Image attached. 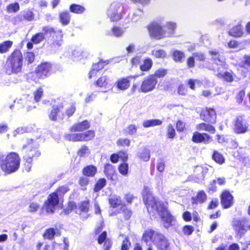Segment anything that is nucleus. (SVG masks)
<instances>
[{
	"mask_svg": "<svg viewBox=\"0 0 250 250\" xmlns=\"http://www.w3.org/2000/svg\"><path fill=\"white\" fill-rule=\"evenodd\" d=\"M89 209V203L88 201H84L79 203L75 210L76 213L79 214L83 218H87L88 216V212Z\"/></svg>",
	"mask_w": 250,
	"mask_h": 250,
	"instance_id": "14",
	"label": "nucleus"
},
{
	"mask_svg": "<svg viewBox=\"0 0 250 250\" xmlns=\"http://www.w3.org/2000/svg\"><path fill=\"white\" fill-rule=\"evenodd\" d=\"M207 198V196L206 193L204 191L201 190L198 192L195 197H192V203L193 204H202L206 201Z\"/></svg>",
	"mask_w": 250,
	"mask_h": 250,
	"instance_id": "20",
	"label": "nucleus"
},
{
	"mask_svg": "<svg viewBox=\"0 0 250 250\" xmlns=\"http://www.w3.org/2000/svg\"><path fill=\"white\" fill-rule=\"evenodd\" d=\"M42 31L45 35L50 34L52 36L50 46L56 48L61 46L62 44L63 35L61 30L55 31L53 28L49 26H45L42 28Z\"/></svg>",
	"mask_w": 250,
	"mask_h": 250,
	"instance_id": "6",
	"label": "nucleus"
},
{
	"mask_svg": "<svg viewBox=\"0 0 250 250\" xmlns=\"http://www.w3.org/2000/svg\"><path fill=\"white\" fill-rule=\"evenodd\" d=\"M235 229L241 234L244 233L246 231L244 224H242V223H240L238 225H236L235 226Z\"/></svg>",
	"mask_w": 250,
	"mask_h": 250,
	"instance_id": "59",
	"label": "nucleus"
},
{
	"mask_svg": "<svg viewBox=\"0 0 250 250\" xmlns=\"http://www.w3.org/2000/svg\"><path fill=\"white\" fill-rule=\"evenodd\" d=\"M108 63V61H100L99 62L94 64L92 67L96 69L97 71H99L103 69L105 65H107Z\"/></svg>",
	"mask_w": 250,
	"mask_h": 250,
	"instance_id": "50",
	"label": "nucleus"
},
{
	"mask_svg": "<svg viewBox=\"0 0 250 250\" xmlns=\"http://www.w3.org/2000/svg\"><path fill=\"white\" fill-rule=\"evenodd\" d=\"M89 54L86 51H82L80 49H76L73 51L72 55L75 60H81L84 58H86Z\"/></svg>",
	"mask_w": 250,
	"mask_h": 250,
	"instance_id": "28",
	"label": "nucleus"
},
{
	"mask_svg": "<svg viewBox=\"0 0 250 250\" xmlns=\"http://www.w3.org/2000/svg\"><path fill=\"white\" fill-rule=\"evenodd\" d=\"M60 198L57 193L50 194L45 202L44 208L47 213H52L54 212L59 204Z\"/></svg>",
	"mask_w": 250,
	"mask_h": 250,
	"instance_id": "8",
	"label": "nucleus"
},
{
	"mask_svg": "<svg viewBox=\"0 0 250 250\" xmlns=\"http://www.w3.org/2000/svg\"><path fill=\"white\" fill-rule=\"evenodd\" d=\"M45 35L43 33H37L32 37L31 41L34 43H39L44 39Z\"/></svg>",
	"mask_w": 250,
	"mask_h": 250,
	"instance_id": "44",
	"label": "nucleus"
},
{
	"mask_svg": "<svg viewBox=\"0 0 250 250\" xmlns=\"http://www.w3.org/2000/svg\"><path fill=\"white\" fill-rule=\"evenodd\" d=\"M6 10L9 13H16L19 11L20 5L17 2L12 3L6 6Z\"/></svg>",
	"mask_w": 250,
	"mask_h": 250,
	"instance_id": "41",
	"label": "nucleus"
},
{
	"mask_svg": "<svg viewBox=\"0 0 250 250\" xmlns=\"http://www.w3.org/2000/svg\"><path fill=\"white\" fill-rule=\"evenodd\" d=\"M185 124L183 122L179 120L177 122L176 128L178 131H183L185 129Z\"/></svg>",
	"mask_w": 250,
	"mask_h": 250,
	"instance_id": "64",
	"label": "nucleus"
},
{
	"mask_svg": "<svg viewBox=\"0 0 250 250\" xmlns=\"http://www.w3.org/2000/svg\"><path fill=\"white\" fill-rule=\"evenodd\" d=\"M50 69V65L48 63H43L39 65L38 67V74L41 77L46 76Z\"/></svg>",
	"mask_w": 250,
	"mask_h": 250,
	"instance_id": "26",
	"label": "nucleus"
},
{
	"mask_svg": "<svg viewBox=\"0 0 250 250\" xmlns=\"http://www.w3.org/2000/svg\"><path fill=\"white\" fill-rule=\"evenodd\" d=\"M212 158L216 163L219 164H222L225 162V158L223 156L217 151L214 152Z\"/></svg>",
	"mask_w": 250,
	"mask_h": 250,
	"instance_id": "45",
	"label": "nucleus"
},
{
	"mask_svg": "<svg viewBox=\"0 0 250 250\" xmlns=\"http://www.w3.org/2000/svg\"><path fill=\"white\" fill-rule=\"evenodd\" d=\"M109 82L108 78L106 76H104L98 79L96 84L99 87H105L108 85Z\"/></svg>",
	"mask_w": 250,
	"mask_h": 250,
	"instance_id": "39",
	"label": "nucleus"
},
{
	"mask_svg": "<svg viewBox=\"0 0 250 250\" xmlns=\"http://www.w3.org/2000/svg\"><path fill=\"white\" fill-rule=\"evenodd\" d=\"M248 123L242 117H238L236 118L234 125V131L235 133H245L248 131Z\"/></svg>",
	"mask_w": 250,
	"mask_h": 250,
	"instance_id": "12",
	"label": "nucleus"
},
{
	"mask_svg": "<svg viewBox=\"0 0 250 250\" xmlns=\"http://www.w3.org/2000/svg\"><path fill=\"white\" fill-rule=\"evenodd\" d=\"M130 141L127 139H120L117 142V145L120 146H129Z\"/></svg>",
	"mask_w": 250,
	"mask_h": 250,
	"instance_id": "55",
	"label": "nucleus"
},
{
	"mask_svg": "<svg viewBox=\"0 0 250 250\" xmlns=\"http://www.w3.org/2000/svg\"><path fill=\"white\" fill-rule=\"evenodd\" d=\"M152 60L149 58H146L140 65V68L142 71H148L152 68Z\"/></svg>",
	"mask_w": 250,
	"mask_h": 250,
	"instance_id": "27",
	"label": "nucleus"
},
{
	"mask_svg": "<svg viewBox=\"0 0 250 250\" xmlns=\"http://www.w3.org/2000/svg\"><path fill=\"white\" fill-rule=\"evenodd\" d=\"M151 55L157 59H163L166 57L167 53L163 49L155 48L151 51Z\"/></svg>",
	"mask_w": 250,
	"mask_h": 250,
	"instance_id": "34",
	"label": "nucleus"
},
{
	"mask_svg": "<svg viewBox=\"0 0 250 250\" xmlns=\"http://www.w3.org/2000/svg\"><path fill=\"white\" fill-rule=\"evenodd\" d=\"M13 42L12 41H7L1 42L0 44V53L1 54L8 52L9 49L12 47Z\"/></svg>",
	"mask_w": 250,
	"mask_h": 250,
	"instance_id": "36",
	"label": "nucleus"
},
{
	"mask_svg": "<svg viewBox=\"0 0 250 250\" xmlns=\"http://www.w3.org/2000/svg\"><path fill=\"white\" fill-rule=\"evenodd\" d=\"M221 199V204L225 208H229L233 204V197L229 191H223Z\"/></svg>",
	"mask_w": 250,
	"mask_h": 250,
	"instance_id": "15",
	"label": "nucleus"
},
{
	"mask_svg": "<svg viewBox=\"0 0 250 250\" xmlns=\"http://www.w3.org/2000/svg\"><path fill=\"white\" fill-rule=\"evenodd\" d=\"M58 232L59 230L58 229L51 228L45 230L42 236L44 239L51 240L53 239L54 236L57 235Z\"/></svg>",
	"mask_w": 250,
	"mask_h": 250,
	"instance_id": "29",
	"label": "nucleus"
},
{
	"mask_svg": "<svg viewBox=\"0 0 250 250\" xmlns=\"http://www.w3.org/2000/svg\"><path fill=\"white\" fill-rule=\"evenodd\" d=\"M106 184V180L104 178L100 179L98 180L95 185L94 190L96 192L99 191L103 188Z\"/></svg>",
	"mask_w": 250,
	"mask_h": 250,
	"instance_id": "47",
	"label": "nucleus"
},
{
	"mask_svg": "<svg viewBox=\"0 0 250 250\" xmlns=\"http://www.w3.org/2000/svg\"><path fill=\"white\" fill-rule=\"evenodd\" d=\"M90 124L88 121L84 120L82 122L74 124L70 128L71 132H81L88 129Z\"/></svg>",
	"mask_w": 250,
	"mask_h": 250,
	"instance_id": "18",
	"label": "nucleus"
},
{
	"mask_svg": "<svg viewBox=\"0 0 250 250\" xmlns=\"http://www.w3.org/2000/svg\"><path fill=\"white\" fill-rule=\"evenodd\" d=\"M162 124V121L159 119H150L144 121L143 123V125L144 127L147 128L155 126H159L161 125Z\"/></svg>",
	"mask_w": 250,
	"mask_h": 250,
	"instance_id": "32",
	"label": "nucleus"
},
{
	"mask_svg": "<svg viewBox=\"0 0 250 250\" xmlns=\"http://www.w3.org/2000/svg\"><path fill=\"white\" fill-rule=\"evenodd\" d=\"M167 73V71L166 69H164L163 68L159 69L157 70L154 74L153 75L155 76V78H162L166 76Z\"/></svg>",
	"mask_w": 250,
	"mask_h": 250,
	"instance_id": "52",
	"label": "nucleus"
},
{
	"mask_svg": "<svg viewBox=\"0 0 250 250\" xmlns=\"http://www.w3.org/2000/svg\"><path fill=\"white\" fill-rule=\"evenodd\" d=\"M242 66H249L250 67V56L248 55H245L243 57L242 61Z\"/></svg>",
	"mask_w": 250,
	"mask_h": 250,
	"instance_id": "56",
	"label": "nucleus"
},
{
	"mask_svg": "<svg viewBox=\"0 0 250 250\" xmlns=\"http://www.w3.org/2000/svg\"><path fill=\"white\" fill-rule=\"evenodd\" d=\"M242 44L243 42H238L235 40H232L228 42V45L230 48L239 49V50H241L244 48V47H242Z\"/></svg>",
	"mask_w": 250,
	"mask_h": 250,
	"instance_id": "43",
	"label": "nucleus"
},
{
	"mask_svg": "<svg viewBox=\"0 0 250 250\" xmlns=\"http://www.w3.org/2000/svg\"><path fill=\"white\" fill-rule=\"evenodd\" d=\"M34 59H35V55L33 53H32V52L27 53L26 57H25V60L29 63H31L32 62H33Z\"/></svg>",
	"mask_w": 250,
	"mask_h": 250,
	"instance_id": "62",
	"label": "nucleus"
},
{
	"mask_svg": "<svg viewBox=\"0 0 250 250\" xmlns=\"http://www.w3.org/2000/svg\"><path fill=\"white\" fill-rule=\"evenodd\" d=\"M121 9L118 3H113L111 5L108 12V16L111 21H116L121 19Z\"/></svg>",
	"mask_w": 250,
	"mask_h": 250,
	"instance_id": "13",
	"label": "nucleus"
},
{
	"mask_svg": "<svg viewBox=\"0 0 250 250\" xmlns=\"http://www.w3.org/2000/svg\"><path fill=\"white\" fill-rule=\"evenodd\" d=\"M193 57L197 60L199 61H203L205 60V55L201 52H196L193 54Z\"/></svg>",
	"mask_w": 250,
	"mask_h": 250,
	"instance_id": "60",
	"label": "nucleus"
},
{
	"mask_svg": "<svg viewBox=\"0 0 250 250\" xmlns=\"http://www.w3.org/2000/svg\"><path fill=\"white\" fill-rule=\"evenodd\" d=\"M207 172V169L201 166H197L194 170V175L196 177V181L198 182L202 180Z\"/></svg>",
	"mask_w": 250,
	"mask_h": 250,
	"instance_id": "24",
	"label": "nucleus"
},
{
	"mask_svg": "<svg viewBox=\"0 0 250 250\" xmlns=\"http://www.w3.org/2000/svg\"><path fill=\"white\" fill-rule=\"evenodd\" d=\"M130 246V243L128 239L125 238L123 241V244L121 248L122 250H128Z\"/></svg>",
	"mask_w": 250,
	"mask_h": 250,
	"instance_id": "63",
	"label": "nucleus"
},
{
	"mask_svg": "<svg viewBox=\"0 0 250 250\" xmlns=\"http://www.w3.org/2000/svg\"><path fill=\"white\" fill-rule=\"evenodd\" d=\"M60 22L64 25H67L70 21L71 15L67 11H63L59 14Z\"/></svg>",
	"mask_w": 250,
	"mask_h": 250,
	"instance_id": "30",
	"label": "nucleus"
},
{
	"mask_svg": "<svg viewBox=\"0 0 250 250\" xmlns=\"http://www.w3.org/2000/svg\"><path fill=\"white\" fill-rule=\"evenodd\" d=\"M27 131V128L25 127H19L13 132V135L16 137L18 135L23 134Z\"/></svg>",
	"mask_w": 250,
	"mask_h": 250,
	"instance_id": "54",
	"label": "nucleus"
},
{
	"mask_svg": "<svg viewBox=\"0 0 250 250\" xmlns=\"http://www.w3.org/2000/svg\"><path fill=\"white\" fill-rule=\"evenodd\" d=\"M157 83V80L153 75H149L145 78L142 83L140 90L144 93L152 91Z\"/></svg>",
	"mask_w": 250,
	"mask_h": 250,
	"instance_id": "10",
	"label": "nucleus"
},
{
	"mask_svg": "<svg viewBox=\"0 0 250 250\" xmlns=\"http://www.w3.org/2000/svg\"><path fill=\"white\" fill-rule=\"evenodd\" d=\"M23 57L21 52L15 50L8 59L5 67V72L8 75L18 73L21 71Z\"/></svg>",
	"mask_w": 250,
	"mask_h": 250,
	"instance_id": "4",
	"label": "nucleus"
},
{
	"mask_svg": "<svg viewBox=\"0 0 250 250\" xmlns=\"http://www.w3.org/2000/svg\"><path fill=\"white\" fill-rule=\"evenodd\" d=\"M147 29L151 38L158 40L167 38L166 30L157 22L150 24L147 27Z\"/></svg>",
	"mask_w": 250,
	"mask_h": 250,
	"instance_id": "7",
	"label": "nucleus"
},
{
	"mask_svg": "<svg viewBox=\"0 0 250 250\" xmlns=\"http://www.w3.org/2000/svg\"><path fill=\"white\" fill-rule=\"evenodd\" d=\"M94 136V131L88 130L83 133L67 134L66 135V138L72 141H88L92 140Z\"/></svg>",
	"mask_w": 250,
	"mask_h": 250,
	"instance_id": "9",
	"label": "nucleus"
},
{
	"mask_svg": "<svg viewBox=\"0 0 250 250\" xmlns=\"http://www.w3.org/2000/svg\"><path fill=\"white\" fill-rule=\"evenodd\" d=\"M192 141L196 143L208 144L211 141V138L207 133H200L196 131L193 133Z\"/></svg>",
	"mask_w": 250,
	"mask_h": 250,
	"instance_id": "16",
	"label": "nucleus"
},
{
	"mask_svg": "<svg viewBox=\"0 0 250 250\" xmlns=\"http://www.w3.org/2000/svg\"><path fill=\"white\" fill-rule=\"evenodd\" d=\"M142 240L147 245L153 244L158 250H169V243L167 238L162 233L152 229L145 231Z\"/></svg>",
	"mask_w": 250,
	"mask_h": 250,
	"instance_id": "2",
	"label": "nucleus"
},
{
	"mask_svg": "<svg viewBox=\"0 0 250 250\" xmlns=\"http://www.w3.org/2000/svg\"><path fill=\"white\" fill-rule=\"evenodd\" d=\"M43 95V90L42 88H38L34 92V100L37 102H39Z\"/></svg>",
	"mask_w": 250,
	"mask_h": 250,
	"instance_id": "53",
	"label": "nucleus"
},
{
	"mask_svg": "<svg viewBox=\"0 0 250 250\" xmlns=\"http://www.w3.org/2000/svg\"><path fill=\"white\" fill-rule=\"evenodd\" d=\"M115 84L118 89L121 90H125L129 87L130 81L128 78H122L118 80Z\"/></svg>",
	"mask_w": 250,
	"mask_h": 250,
	"instance_id": "22",
	"label": "nucleus"
},
{
	"mask_svg": "<svg viewBox=\"0 0 250 250\" xmlns=\"http://www.w3.org/2000/svg\"><path fill=\"white\" fill-rule=\"evenodd\" d=\"M157 169L158 171L162 172L165 169V163L163 161L159 160L157 164Z\"/></svg>",
	"mask_w": 250,
	"mask_h": 250,
	"instance_id": "61",
	"label": "nucleus"
},
{
	"mask_svg": "<svg viewBox=\"0 0 250 250\" xmlns=\"http://www.w3.org/2000/svg\"><path fill=\"white\" fill-rule=\"evenodd\" d=\"M229 34L235 37H241L244 34L243 28L241 24L237 25L229 30Z\"/></svg>",
	"mask_w": 250,
	"mask_h": 250,
	"instance_id": "23",
	"label": "nucleus"
},
{
	"mask_svg": "<svg viewBox=\"0 0 250 250\" xmlns=\"http://www.w3.org/2000/svg\"><path fill=\"white\" fill-rule=\"evenodd\" d=\"M118 170L120 174L124 176H126L128 172V165L127 163H123L118 167Z\"/></svg>",
	"mask_w": 250,
	"mask_h": 250,
	"instance_id": "42",
	"label": "nucleus"
},
{
	"mask_svg": "<svg viewBox=\"0 0 250 250\" xmlns=\"http://www.w3.org/2000/svg\"><path fill=\"white\" fill-rule=\"evenodd\" d=\"M143 196L144 202L150 213L153 215L157 213L162 218L166 228L174 225L175 219L167 210L166 204L154 197L148 188L144 189Z\"/></svg>",
	"mask_w": 250,
	"mask_h": 250,
	"instance_id": "1",
	"label": "nucleus"
},
{
	"mask_svg": "<svg viewBox=\"0 0 250 250\" xmlns=\"http://www.w3.org/2000/svg\"><path fill=\"white\" fill-rule=\"evenodd\" d=\"M184 57V53L181 51L176 50L174 51L173 53V59L176 62H181Z\"/></svg>",
	"mask_w": 250,
	"mask_h": 250,
	"instance_id": "48",
	"label": "nucleus"
},
{
	"mask_svg": "<svg viewBox=\"0 0 250 250\" xmlns=\"http://www.w3.org/2000/svg\"><path fill=\"white\" fill-rule=\"evenodd\" d=\"M69 9L72 13L77 14H82L85 11V8L83 6L76 4L71 5Z\"/></svg>",
	"mask_w": 250,
	"mask_h": 250,
	"instance_id": "37",
	"label": "nucleus"
},
{
	"mask_svg": "<svg viewBox=\"0 0 250 250\" xmlns=\"http://www.w3.org/2000/svg\"><path fill=\"white\" fill-rule=\"evenodd\" d=\"M177 25L175 22L168 21L163 26V28L166 30V37H170L174 35Z\"/></svg>",
	"mask_w": 250,
	"mask_h": 250,
	"instance_id": "19",
	"label": "nucleus"
},
{
	"mask_svg": "<svg viewBox=\"0 0 250 250\" xmlns=\"http://www.w3.org/2000/svg\"><path fill=\"white\" fill-rule=\"evenodd\" d=\"M200 118L205 122L212 124L216 123V114L214 109L206 108L202 110Z\"/></svg>",
	"mask_w": 250,
	"mask_h": 250,
	"instance_id": "11",
	"label": "nucleus"
},
{
	"mask_svg": "<svg viewBox=\"0 0 250 250\" xmlns=\"http://www.w3.org/2000/svg\"><path fill=\"white\" fill-rule=\"evenodd\" d=\"M39 205L37 203L32 202L29 206V211L36 212L39 208Z\"/></svg>",
	"mask_w": 250,
	"mask_h": 250,
	"instance_id": "58",
	"label": "nucleus"
},
{
	"mask_svg": "<svg viewBox=\"0 0 250 250\" xmlns=\"http://www.w3.org/2000/svg\"><path fill=\"white\" fill-rule=\"evenodd\" d=\"M69 190L68 186L67 185L60 187L54 193H57L58 197L61 198L65 193Z\"/></svg>",
	"mask_w": 250,
	"mask_h": 250,
	"instance_id": "46",
	"label": "nucleus"
},
{
	"mask_svg": "<svg viewBox=\"0 0 250 250\" xmlns=\"http://www.w3.org/2000/svg\"><path fill=\"white\" fill-rule=\"evenodd\" d=\"M97 168L94 166H88L83 169V174L87 176H94L97 172Z\"/></svg>",
	"mask_w": 250,
	"mask_h": 250,
	"instance_id": "35",
	"label": "nucleus"
},
{
	"mask_svg": "<svg viewBox=\"0 0 250 250\" xmlns=\"http://www.w3.org/2000/svg\"><path fill=\"white\" fill-rule=\"evenodd\" d=\"M193 230L194 229L193 227L188 225L185 226L183 229L184 233L188 235L191 234L193 232Z\"/></svg>",
	"mask_w": 250,
	"mask_h": 250,
	"instance_id": "57",
	"label": "nucleus"
},
{
	"mask_svg": "<svg viewBox=\"0 0 250 250\" xmlns=\"http://www.w3.org/2000/svg\"><path fill=\"white\" fill-rule=\"evenodd\" d=\"M40 155V152L35 149L31 150L29 153L24 156V159L26 160L25 163V170L27 172L30 171L32 167V158L31 157L34 156L38 157Z\"/></svg>",
	"mask_w": 250,
	"mask_h": 250,
	"instance_id": "17",
	"label": "nucleus"
},
{
	"mask_svg": "<svg viewBox=\"0 0 250 250\" xmlns=\"http://www.w3.org/2000/svg\"><path fill=\"white\" fill-rule=\"evenodd\" d=\"M209 54L211 56L212 60L215 65H217L216 67H213L215 75L218 77L224 78V80L228 82H232L233 81V77L231 74L229 72H224L226 68L224 57L216 51H209Z\"/></svg>",
	"mask_w": 250,
	"mask_h": 250,
	"instance_id": "3",
	"label": "nucleus"
},
{
	"mask_svg": "<svg viewBox=\"0 0 250 250\" xmlns=\"http://www.w3.org/2000/svg\"><path fill=\"white\" fill-rule=\"evenodd\" d=\"M125 29L119 27H113L111 32L108 33V35H113L115 37H120L125 32Z\"/></svg>",
	"mask_w": 250,
	"mask_h": 250,
	"instance_id": "38",
	"label": "nucleus"
},
{
	"mask_svg": "<svg viewBox=\"0 0 250 250\" xmlns=\"http://www.w3.org/2000/svg\"><path fill=\"white\" fill-rule=\"evenodd\" d=\"M138 157L144 161L147 162L150 158L149 150L146 148H141L138 153Z\"/></svg>",
	"mask_w": 250,
	"mask_h": 250,
	"instance_id": "31",
	"label": "nucleus"
},
{
	"mask_svg": "<svg viewBox=\"0 0 250 250\" xmlns=\"http://www.w3.org/2000/svg\"><path fill=\"white\" fill-rule=\"evenodd\" d=\"M196 128L198 130L206 131L212 134H214L216 131V129L213 126L204 123L197 125Z\"/></svg>",
	"mask_w": 250,
	"mask_h": 250,
	"instance_id": "25",
	"label": "nucleus"
},
{
	"mask_svg": "<svg viewBox=\"0 0 250 250\" xmlns=\"http://www.w3.org/2000/svg\"><path fill=\"white\" fill-rule=\"evenodd\" d=\"M63 105L64 104L61 103L59 105H54L53 106L52 109L49 114L50 120L53 121L57 120L58 114L61 111L63 107Z\"/></svg>",
	"mask_w": 250,
	"mask_h": 250,
	"instance_id": "21",
	"label": "nucleus"
},
{
	"mask_svg": "<svg viewBox=\"0 0 250 250\" xmlns=\"http://www.w3.org/2000/svg\"><path fill=\"white\" fill-rule=\"evenodd\" d=\"M109 203L111 207L116 208L121 204L122 201L119 196L111 195L109 198Z\"/></svg>",
	"mask_w": 250,
	"mask_h": 250,
	"instance_id": "33",
	"label": "nucleus"
},
{
	"mask_svg": "<svg viewBox=\"0 0 250 250\" xmlns=\"http://www.w3.org/2000/svg\"><path fill=\"white\" fill-rule=\"evenodd\" d=\"M20 165V158L15 152L8 154L1 162L0 167L3 171L9 174L17 171Z\"/></svg>",
	"mask_w": 250,
	"mask_h": 250,
	"instance_id": "5",
	"label": "nucleus"
},
{
	"mask_svg": "<svg viewBox=\"0 0 250 250\" xmlns=\"http://www.w3.org/2000/svg\"><path fill=\"white\" fill-rule=\"evenodd\" d=\"M167 135L169 138L173 139L175 136V131L172 125L169 124L167 126Z\"/></svg>",
	"mask_w": 250,
	"mask_h": 250,
	"instance_id": "51",
	"label": "nucleus"
},
{
	"mask_svg": "<svg viewBox=\"0 0 250 250\" xmlns=\"http://www.w3.org/2000/svg\"><path fill=\"white\" fill-rule=\"evenodd\" d=\"M21 14L22 18L25 20L32 21L34 19V13L29 9L24 10L22 12Z\"/></svg>",
	"mask_w": 250,
	"mask_h": 250,
	"instance_id": "40",
	"label": "nucleus"
},
{
	"mask_svg": "<svg viewBox=\"0 0 250 250\" xmlns=\"http://www.w3.org/2000/svg\"><path fill=\"white\" fill-rule=\"evenodd\" d=\"M90 151L89 148L86 146H83L79 149L78 154L80 157H83L89 155Z\"/></svg>",
	"mask_w": 250,
	"mask_h": 250,
	"instance_id": "49",
	"label": "nucleus"
}]
</instances>
